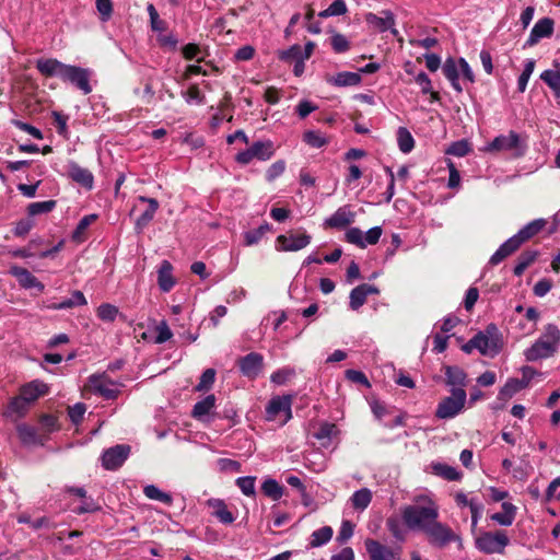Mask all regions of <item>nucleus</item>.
Returning <instances> with one entry per match:
<instances>
[{"label":"nucleus","instance_id":"864d4df0","mask_svg":"<svg viewBox=\"0 0 560 560\" xmlns=\"http://www.w3.org/2000/svg\"><path fill=\"white\" fill-rule=\"evenodd\" d=\"M86 407L83 402H78L68 408V415L72 423L79 424L83 420Z\"/></svg>","mask_w":560,"mask_h":560},{"label":"nucleus","instance_id":"a211bd4d","mask_svg":"<svg viewBox=\"0 0 560 560\" xmlns=\"http://www.w3.org/2000/svg\"><path fill=\"white\" fill-rule=\"evenodd\" d=\"M380 290L373 284L362 283L350 292L349 306L351 310H359L366 302V298L371 294H378Z\"/></svg>","mask_w":560,"mask_h":560},{"label":"nucleus","instance_id":"7ed1b4c3","mask_svg":"<svg viewBox=\"0 0 560 560\" xmlns=\"http://www.w3.org/2000/svg\"><path fill=\"white\" fill-rule=\"evenodd\" d=\"M527 149L526 138H522L517 132L511 130L508 135H500L495 137L486 147L487 152H512L514 158H520L525 154Z\"/></svg>","mask_w":560,"mask_h":560},{"label":"nucleus","instance_id":"dca6fc26","mask_svg":"<svg viewBox=\"0 0 560 560\" xmlns=\"http://www.w3.org/2000/svg\"><path fill=\"white\" fill-rule=\"evenodd\" d=\"M315 48L313 42H307L304 47L292 45L290 48L278 51V58L284 62H294L300 58H310Z\"/></svg>","mask_w":560,"mask_h":560},{"label":"nucleus","instance_id":"9b49d317","mask_svg":"<svg viewBox=\"0 0 560 560\" xmlns=\"http://www.w3.org/2000/svg\"><path fill=\"white\" fill-rule=\"evenodd\" d=\"M264 366V357L257 352H250L238 359L241 373L248 378H256Z\"/></svg>","mask_w":560,"mask_h":560},{"label":"nucleus","instance_id":"338daca9","mask_svg":"<svg viewBox=\"0 0 560 560\" xmlns=\"http://www.w3.org/2000/svg\"><path fill=\"white\" fill-rule=\"evenodd\" d=\"M185 97L187 102H196L197 104H202L205 101V96L196 84L188 88Z\"/></svg>","mask_w":560,"mask_h":560},{"label":"nucleus","instance_id":"aec40b11","mask_svg":"<svg viewBox=\"0 0 560 560\" xmlns=\"http://www.w3.org/2000/svg\"><path fill=\"white\" fill-rule=\"evenodd\" d=\"M36 69L46 78L59 77L61 79L66 65L54 58H39Z\"/></svg>","mask_w":560,"mask_h":560},{"label":"nucleus","instance_id":"09e8293b","mask_svg":"<svg viewBox=\"0 0 560 560\" xmlns=\"http://www.w3.org/2000/svg\"><path fill=\"white\" fill-rule=\"evenodd\" d=\"M471 148L467 140H458L453 142L446 150L447 154L455 156H465L470 152Z\"/></svg>","mask_w":560,"mask_h":560},{"label":"nucleus","instance_id":"5701e85b","mask_svg":"<svg viewBox=\"0 0 560 560\" xmlns=\"http://www.w3.org/2000/svg\"><path fill=\"white\" fill-rule=\"evenodd\" d=\"M48 390L49 387L44 382L33 381L21 387L20 395L31 405L38 397L46 395Z\"/></svg>","mask_w":560,"mask_h":560},{"label":"nucleus","instance_id":"a878e982","mask_svg":"<svg viewBox=\"0 0 560 560\" xmlns=\"http://www.w3.org/2000/svg\"><path fill=\"white\" fill-rule=\"evenodd\" d=\"M207 505L213 509L212 515L215 516L223 524H232L235 521L232 512L229 511L228 505L221 499H209Z\"/></svg>","mask_w":560,"mask_h":560},{"label":"nucleus","instance_id":"13d9d810","mask_svg":"<svg viewBox=\"0 0 560 560\" xmlns=\"http://www.w3.org/2000/svg\"><path fill=\"white\" fill-rule=\"evenodd\" d=\"M156 337H155V342L156 343H164L166 342L167 340H170L173 336L168 325L166 324V322H161L158 326H156Z\"/></svg>","mask_w":560,"mask_h":560},{"label":"nucleus","instance_id":"6e6552de","mask_svg":"<svg viewBox=\"0 0 560 560\" xmlns=\"http://www.w3.org/2000/svg\"><path fill=\"white\" fill-rule=\"evenodd\" d=\"M61 80L73 84L84 94L92 92V86L90 85V71L88 69L66 65Z\"/></svg>","mask_w":560,"mask_h":560},{"label":"nucleus","instance_id":"c85d7f7f","mask_svg":"<svg viewBox=\"0 0 560 560\" xmlns=\"http://www.w3.org/2000/svg\"><path fill=\"white\" fill-rule=\"evenodd\" d=\"M28 408L30 404L25 400V398L19 395L10 400L4 415L14 419L22 418L26 415Z\"/></svg>","mask_w":560,"mask_h":560},{"label":"nucleus","instance_id":"c03bdc74","mask_svg":"<svg viewBox=\"0 0 560 560\" xmlns=\"http://www.w3.org/2000/svg\"><path fill=\"white\" fill-rule=\"evenodd\" d=\"M97 317L104 322H114L119 314L118 308L109 303H103L97 307Z\"/></svg>","mask_w":560,"mask_h":560},{"label":"nucleus","instance_id":"e433bc0d","mask_svg":"<svg viewBox=\"0 0 560 560\" xmlns=\"http://www.w3.org/2000/svg\"><path fill=\"white\" fill-rule=\"evenodd\" d=\"M57 205L56 200H46V201H37L32 202L27 206V214L30 217H35L43 213H48L55 209Z\"/></svg>","mask_w":560,"mask_h":560},{"label":"nucleus","instance_id":"0eeeda50","mask_svg":"<svg viewBox=\"0 0 560 560\" xmlns=\"http://www.w3.org/2000/svg\"><path fill=\"white\" fill-rule=\"evenodd\" d=\"M276 152L271 140L256 141L248 149L238 152L235 161L241 165L249 164L254 159L267 161L273 156Z\"/></svg>","mask_w":560,"mask_h":560},{"label":"nucleus","instance_id":"603ef678","mask_svg":"<svg viewBox=\"0 0 560 560\" xmlns=\"http://www.w3.org/2000/svg\"><path fill=\"white\" fill-rule=\"evenodd\" d=\"M284 171L285 162L283 160H278L268 167L266 178L268 182H273L277 177L281 176Z\"/></svg>","mask_w":560,"mask_h":560},{"label":"nucleus","instance_id":"72a5a7b5","mask_svg":"<svg viewBox=\"0 0 560 560\" xmlns=\"http://www.w3.org/2000/svg\"><path fill=\"white\" fill-rule=\"evenodd\" d=\"M144 495L154 501H160L166 505H172L173 498L170 493L162 491L154 485H148L143 488Z\"/></svg>","mask_w":560,"mask_h":560},{"label":"nucleus","instance_id":"8fccbe9b","mask_svg":"<svg viewBox=\"0 0 560 560\" xmlns=\"http://www.w3.org/2000/svg\"><path fill=\"white\" fill-rule=\"evenodd\" d=\"M215 380V370L207 369L200 376L199 383L196 386V390L205 392L212 387Z\"/></svg>","mask_w":560,"mask_h":560},{"label":"nucleus","instance_id":"49530a36","mask_svg":"<svg viewBox=\"0 0 560 560\" xmlns=\"http://www.w3.org/2000/svg\"><path fill=\"white\" fill-rule=\"evenodd\" d=\"M553 24L552 19L542 18L534 25L529 35H551L553 32Z\"/></svg>","mask_w":560,"mask_h":560},{"label":"nucleus","instance_id":"f257e3e1","mask_svg":"<svg viewBox=\"0 0 560 560\" xmlns=\"http://www.w3.org/2000/svg\"><path fill=\"white\" fill-rule=\"evenodd\" d=\"M401 517L409 529L423 532L433 545L444 547L456 539L453 530L438 521L439 505L427 494L416 495L413 503L401 510Z\"/></svg>","mask_w":560,"mask_h":560},{"label":"nucleus","instance_id":"39448f33","mask_svg":"<svg viewBox=\"0 0 560 560\" xmlns=\"http://www.w3.org/2000/svg\"><path fill=\"white\" fill-rule=\"evenodd\" d=\"M510 544V538L504 530L482 532L476 538V548L486 553H503L505 547Z\"/></svg>","mask_w":560,"mask_h":560},{"label":"nucleus","instance_id":"f8f14e48","mask_svg":"<svg viewBox=\"0 0 560 560\" xmlns=\"http://www.w3.org/2000/svg\"><path fill=\"white\" fill-rule=\"evenodd\" d=\"M355 213L351 211L350 206H343L338 208L334 214L325 219V229H337L341 230L354 222Z\"/></svg>","mask_w":560,"mask_h":560},{"label":"nucleus","instance_id":"2f4dec72","mask_svg":"<svg viewBox=\"0 0 560 560\" xmlns=\"http://www.w3.org/2000/svg\"><path fill=\"white\" fill-rule=\"evenodd\" d=\"M215 405V397L214 395H208L202 400L195 404L191 416L195 419L201 420L205 416L209 415L211 409Z\"/></svg>","mask_w":560,"mask_h":560},{"label":"nucleus","instance_id":"c9c22d12","mask_svg":"<svg viewBox=\"0 0 560 560\" xmlns=\"http://www.w3.org/2000/svg\"><path fill=\"white\" fill-rule=\"evenodd\" d=\"M397 141L399 150L404 153H409L415 147V140L410 131L405 127H399L397 130Z\"/></svg>","mask_w":560,"mask_h":560},{"label":"nucleus","instance_id":"4c0bfd02","mask_svg":"<svg viewBox=\"0 0 560 560\" xmlns=\"http://www.w3.org/2000/svg\"><path fill=\"white\" fill-rule=\"evenodd\" d=\"M521 390L522 389L518 385V378H509L504 386L499 390L498 399L501 401H506Z\"/></svg>","mask_w":560,"mask_h":560},{"label":"nucleus","instance_id":"473e14b6","mask_svg":"<svg viewBox=\"0 0 560 560\" xmlns=\"http://www.w3.org/2000/svg\"><path fill=\"white\" fill-rule=\"evenodd\" d=\"M262 493L273 501H278L284 492V488L272 478L266 479L261 485Z\"/></svg>","mask_w":560,"mask_h":560},{"label":"nucleus","instance_id":"393cba45","mask_svg":"<svg viewBox=\"0 0 560 560\" xmlns=\"http://www.w3.org/2000/svg\"><path fill=\"white\" fill-rule=\"evenodd\" d=\"M173 266L168 260H163L158 270V283L163 292H168L176 281L172 275Z\"/></svg>","mask_w":560,"mask_h":560},{"label":"nucleus","instance_id":"0e129e2a","mask_svg":"<svg viewBox=\"0 0 560 560\" xmlns=\"http://www.w3.org/2000/svg\"><path fill=\"white\" fill-rule=\"evenodd\" d=\"M254 55L255 48L252 45H245L235 51L234 59L237 61H248L253 59Z\"/></svg>","mask_w":560,"mask_h":560},{"label":"nucleus","instance_id":"58836bf2","mask_svg":"<svg viewBox=\"0 0 560 560\" xmlns=\"http://www.w3.org/2000/svg\"><path fill=\"white\" fill-rule=\"evenodd\" d=\"M303 141L312 148H323L328 143V139L319 131L307 130L303 133Z\"/></svg>","mask_w":560,"mask_h":560},{"label":"nucleus","instance_id":"5fc2aeb1","mask_svg":"<svg viewBox=\"0 0 560 560\" xmlns=\"http://www.w3.org/2000/svg\"><path fill=\"white\" fill-rule=\"evenodd\" d=\"M443 73L448 81L458 80L459 73L457 69V65L453 58H447L443 65Z\"/></svg>","mask_w":560,"mask_h":560},{"label":"nucleus","instance_id":"f03ea898","mask_svg":"<svg viewBox=\"0 0 560 560\" xmlns=\"http://www.w3.org/2000/svg\"><path fill=\"white\" fill-rule=\"evenodd\" d=\"M560 343V329L555 324H548L541 336L525 350L524 355L528 362L548 359L555 355Z\"/></svg>","mask_w":560,"mask_h":560},{"label":"nucleus","instance_id":"4be33fe9","mask_svg":"<svg viewBox=\"0 0 560 560\" xmlns=\"http://www.w3.org/2000/svg\"><path fill=\"white\" fill-rule=\"evenodd\" d=\"M69 177L86 189H92L94 184L93 174L84 167H81L75 162L69 163Z\"/></svg>","mask_w":560,"mask_h":560},{"label":"nucleus","instance_id":"4d7b16f0","mask_svg":"<svg viewBox=\"0 0 560 560\" xmlns=\"http://www.w3.org/2000/svg\"><path fill=\"white\" fill-rule=\"evenodd\" d=\"M522 242L520 241V238L516 236V235H513L512 237H510L509 240H506L501 246L500 248L502 249V252L506 255V257H509L510 255H512L513 253H515L521 246H522Z\"/></svg>","mask_w":560,"mask_h":560},{"label":"nucleus","instance_id":"20e7f679","mask_svg":"<svg viewBox=\"0 0 560 560\" xmlns=\"http://www.w3.org/2000/svg\"><path fill=\"white\" fill-rule=\"evenodd\" d=\"M476 349L488 357L497 355L502 349V338L498 327L489 324L483 331H479L474 336Z\"/></svg>","mask_w":560,"mask_h":560},{"label":"nucleus","instance_id":"9d476101","mask_svg":"<svg viewBox=\"0 0 560 560\" xmlns=\"http://www.w3.org/2000/svg\"><path fill=\"white\" fill-rule=\"evenodd\" d=\"M291 405L292 397L290 395L272 397L266 407V419L272 421L283 412L282 423L288 422L292 418Z\"/></svg>","mask_w":560,"mask_h":560},{"label":"nucleus","instance_id":"ea45409f","mask_svg":"<svg viewBox=\"0 0 560 560\" xmlns=\"http://www.w3.org/2000/svg\"><path fill=\"white\" fill-rule=\"evenodd\" d=\"M433 469L436 475L450 481H457L462 478V472L446 464H435Z\"/></svg>","mask_w":560,"mask_h":560},{"label":"nucleus","instance_id":"b1692460","mask_svg":"<svg viewBox=\"0 0 560 560\" xmlns=\"http://www.w3.org/2000/svg\"><path fill=\"white\" fill-rule=\"evenodd\" d=\"M326 81L331 85L343 88L359 85L362 81V78L360 72L343 71L337 73L336 75L327 77Z\"/></svg>","mask_w":560,"mask_h":560},{"label":"nucleus","instance_id":"79ce46f5","mask_svg":"<svg viewBox=\"0 0 560 560\" xmlns=\"http://www.w3.org/2000/svg\"><path fill=\"white\" fill-rule=\"evenodd\" d=\"M332 537V528L330 526H324L312 534L311 546L319 547L328 542Z\"/></svg>","mask_w":560,"mask_h":560},{"label":"nucleus","instance_id":"680f3d73","mask_svg":"<svg viewBox=\"0 0 560 560\" xmlns=\"http://www.w3.org/2000/svg\"><path fill=\"white\" fill-rule=\"evenodd\" d=\"M469 510L471 513V529L474 530L478 524L481 512L483 510V505L476 501L475 499H470L469 501Z\"/></svg>","mask_w":560,"mask_h":560},{"label":"nucleus","instance_id":"a18cd8bd","mask_svg":"<svg viewBox=\"0 0 560 560\" xmlns=\"http://www.w3.org/2000/svg\"><path fill=\"white\" fill-rule=\"evenodd\" d=\"M255 481L256 477L246 476L236 479V486L241 489L242 493L246 497H255Z\"/></svg>","mask_w":560,"mask_h":560},{"label":"nucleus","instance_id":"bb28decb","mask_svg":"<svg viewBox=\"0 0 560 560\" xmlns=\"http://www.w3.org/2000/svg\"><path fill=\"white\" fill-rule=\"evenodd\" d=\"M502 512L493 513L490 518L501 526H511L516 517L517 508L511 502H503Z\"/></svg>","mask_w":560,"mask_h":560},{"label":"nucleus","instance_id":"37998d69","mask_svg":"<svg viewBox=\"0 0 560 560\" xmlns=\"http://www.w3.org/2000/svg\"><path fill=\"white\" fill-rule=\"evenodd\" d=\"M541 80L560 96V71L546 70L540 75Z\"/></svg>","mask_w":560,"mask_h":560},{"label":"nucleus","instance_id":"412c9836","mask_svg":"<svg viewBox=\"0 0 560 560\" xmlns=\"http://www.w3.org/2000/svg\"><path fill=\"white\" fill-rule=\"evenodd\" d=\"M10 273L14 276L20 285L25 289H37L38 291L44 290V284L38 281V279L33 276L27 269L20 266H12L10 268Z\"/></svg>","mask_w":560,"mask_h":560},{"label":"nucleus","instance_id":"c756f323","mask_svg":"<svg viewBox=\"0 0 560 560\" xmlns=\"http://www.w3.org/2000/svg\"><path fill=\"white\" fill-rule=\"evenodd\" d=\"M547 224L545 219H536L525 226H523L515 235L522 243L527 242L535 235H537Z\"/></svg>","mask_w":560,"mask_h":560},{"label":"nucleus","instance_id":"bf43d9fd","mask_svg":"<svg viewBox=\"0 0 560 560\" xmlns=\"http://www.w3.org/2000/svg\"><path fill=\"white\" fill-rule=\"evenodd\" d=\"M346 377L349 381L353 382V383L362 384L363 386H365L368 388L371 387V384H370L368 377L361 371H358V370H347L346 371Z\"/></svg>","mask_w":560,"mask_h":560},{"label":"nucleus","instance_id":"774afa93","mask_svg":"<svg viewBox=\"0 0 560 560\" xmlns=\"http://www.w3.org/2000/svg\"><path fill=\"white\" fill-rule=\"evenodd\" d=\"M54 122L57 126L58 133L61 136H66L68 132L67 121L68 116L59 113L52 112Z\"/></svg>","mask_w":560,"mask_h":560},{"label":"nucleus","instance_id":"052dcab7","mask_svg":"<svg viewBox=\"0 0 560 560\" xmlns=\"http://www.w3.org/2000/svg\"><path fill=\"white\" fill-rule=\"evenodd\" d=\"M96 219H97V215H96V214H89V215L83 217V218L79 221V223H78V225H77V228H75V230H74V232H73L72 237H73L74 240H78V238H79V235H80L81 233H83V232H84V231L90 226V224H92Z\"/></svg>","mask_w":560,"mask_h":560},{"label":"nucleus","instance_id":"ddd939ff","mask_svg":"<svg viewBox=\"0 0 560 560\" xmlns=\"http://www.w3.org/2000/svg\"><path fill=\"white\" fill-rule=\"evenodd\" d=\"M366 23L376 32L386 33L392 32V35H398L397 30L394 28V15L390 11H382L380 15L374 13L366 14Z\"/></svg>","mask_w":560,"mask_h":560},{"label":"nucleus","instance_id":"a19ab883","mask_svg":"<svg viewBox=\"0 0 560 560\" xmlns=\"http://www.w3.org/2000/svg\"><path fill=\"white\" fill-rule=\"evenodd\" d=\"M348 11L347 4L343 0L332 1L327 9L318 13L319 18L340 16L346 14Z\"/></svg>","mask_w":560,"mask_h":560},{"label":"nucleus","instance_id":"cd10ccee","mask_svg":"<svg viewBox=\"0 0 560 560\" xmlns=\"http://www.w3.org/2000/svg\"><path fill=\"white\" fill-rule=\"evenodd\" d=\"M444 374L446 384L454 388H463L466 385L467 374L463 369L455 365H447L444 368Z\"/></svg>","mask_w":560,"mask_h":560},{"label":"nucleus","instance_id":"1a4fd4ad","mask_svg":"<svg viewBox=\"0 0 560 560\" xmlns=\"http://www.w3.org/2000/svg\"><path fill=\"white\" fill-rule=\"evenodd\" d=\"M130 454V446L118 444L105 450L102 454V466L106 470H116L122 466Z\"/></svg>","mask_w":560,"mask_h":560},{"label":"nucleus","instance_id":"3c124183","mask_svg":"<svg viewBox=\"0 0 560 560\" xmlns=\"http://www.w3.org/2000/svg\"><path fill=\"white\" fill-rule=\"evenodd\" d=\"M345 238L350 244H354V245L359 246L360 248H365L363 232L359 228H350L346 232Z\"/></svg>","mask_w":560,"mask_h":560},{"label":"nucleus","instance_id":"69168bd1","mask_svg":"<svg viewBox=\"0 0 560 560\" xmlns=\"http://www.w3.org/2000/svg\"><path fill=\"white\" fill-rule=\"evenodd\" d=\"M552 288V282L549 279H540L533 288V292L536 296H545Z\"/></svg>","mask_w":560,"mask_h":560},{"label":"nucleus","instance_id":"6ab92c4d","mask_svg":"<svg viewBox=\"0 0 560 560\" xmlns=\"http://www.w3.org/2000/svg\"><path fill=\"white\" fill-rule=\"evenodd\" d=\"M138 199L141 202H147L149 205L148 209L137 219L135 223V230L138 234H140L153 220L159 209V201L154 198H149L144 196H139Z\"/></svg>","mask_w":560,"mask_h":560},{"label":"nucleus","instance_id":"7c9ffc66","mask_svg":"<svg viewBox=\"0 0 560 560\" xmlns=\"http://www.w3.org/2000/svg\"><path fill=\"white\" fill-rule=\"evenodd\" d=\"M538 252L537 250H525L523 252L516 260V265L514 266L513 272L516 277H521L524 271L537 259Z\"/></svg>","mask_w":560,"mask_h":560},{"label":"nucleus","instance_id":"f704fd0d","mask_svg":"<svg viewBox=\"0 0 560 560\" xmlns=\"http://www.w3.org/2000/svg\"><path fill=\"white\" fill-rule=\"evenodd\" d=\"M350 500L355 510H364L371 503L372 492L368 488H362L355 491Z\"/></svg>","mask_w":560,"mask_h":560},{"label":"nucleus","instance_id":"4468645a","mask_svg":"<svg viewBox=\"0 0 560 560\" xmlns=\"http://www.w3.org/2000/svg\"><path fill=\"white\" fill-rule=\"evenodd\" d=\"M311 235L303 232L301 234L294 235H279L277 237V244L279 245L280 250L283 252H296L302 248H305L311 243Z\"/></svg>","mask_w":560,"mask_h":560},{"label":"nucleus","instance_id":"6e6d98bb","mask_svg":"<svg viewBox=\"0 0 560 560\" xmlns=\"http://www.w3.org/2000/svg\"><path fill=\"white\" fill-rule=\"evenodd\" d=\"M353 532H354L353 523L348 520L342 521L338 536H337V540L340 544L346 542L347 540H349L352 537Z\"/></svg>","mask_w":560,"mask_h":560},{"label":"nucleus","instance_id":"2eb2a0df","mask_svg":"<svg viewBox=\"0 0 560 560\" xmlns=\"http://www.w3.org/2000/svg\"><path fill=\"white\" fill-rule=\"evenodd\" d=\"M364 546L370 560H395L398 556V552L372 538H366Z\"/></svg>","mask_w":560,"mask_h":560},{"label":"nucleus","instance_id":"423d86ee","mask_svg":"<svg viewBox=\"0 0 560 560\" xmlns=\"http://www.w3.org/2000/svg\"><path fill=\"white\" fill-rule=\"evenodd\" d=\"M452 395L443 398L435 410V417L439 419H451L457 416L465 406L466 392L464 388H452Z\"/></svg>","mask_w":560,"mask_h":560},{"label":"nucleus","instance_id":"f3484780","mask_svg":"<svg viewBox=\"0 0 560 560\" xmlns=\"http://www.w3.org/2000/svg\"><path fill=\"white\" fill-rule=\"evenodd\" d=\"M89 382L94 392L105 399H115L119 394V389L115 387V383L106 380L102 375H91Z\"/></svg>","mask_w":560,"mask_h":560},{"label":"nucleus","instance_id":"e2e57ef3","mask_svg":"<svg viewBox=\"0 0 560 560\" xmlns=\"http://www.w3.org/2000/svg\"><path fill=\"white\" fill-rule=\"evenodd\" d=\"M34 226V221L31 219L20 220L13 230L15 236H25Z\"/></svg>","mask_w":560,"mask_h":560},{"label":"nucleus","instance_id":"de8ad7c7","mask_svg":"<svg viewBox=\"0 0 560 560\" xmlns=\"http://www.w3.org/2000/svg\"><path fill=\"white\" fill-rule=\"evenodd\" d=\"M416 82H417V84H419V85H420V88H421V92H422L423 94H428V93H430L432 101H439V100H440L439 93H438V92L432 91L431 80L429 79V77L427 75V73H424V72H420V73L416 77Z\"/></svg>","mask_w":560,"mask_h":560}]
</instances>
